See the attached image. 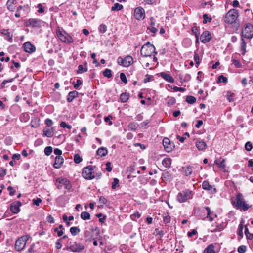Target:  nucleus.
I'll return each mask as SVG.
<instances>
[{
    "instance_id": "f257e3e1",
    "label": "nucleus",
    "mask_w": 253,
    "mask_h": 253,
    "mask_svg": "<svg viewBox=\"0 0 253 253\" xmlns=\"http://www.w3.org/2000/svg\"><path fill=\"white\" fill-rule=\"evenodd\" d=\"M232 204L234 208L244 211H247L252 207L251 205L246 203L242 194L240 193L237 194L235 200H232Z\"/></svg>"
},
{
    "instance_id": "f03ea898",
    "label": "nucleus",
    "mask_w": 253,
    "mask_h": 253,
    "mask_svg": "<svg viewBox=\"0 0 253 253\" xmlns=\"http://www.w3.org/2000/svg\"><path fill=\"white\" fill-rule=\"evenodd\" d=\"M238 17V12L236 9H232L230 10L226 14L224 20L226 23L229 24H234L237 29L239 26V23L236 20Z\"/></svg>"
},
{
    "instance_id": "7ed1b4c3",
    "label": "nucleus",
    "mask_w": 253,
    "mask_h": 253,
    "mask_svg": "<svg viewBox=\"0 0 253 253\" xmlns=\"http://www.w3.org/2000/svg\"><path fill=\"white\" fill-rule=\"evenodd\" d=\"M140 53L143 56L148 57L151 56L153 53L157 54V52L155 51V47L154 45L148 42L142 46Z\"/></svg>"
},
{
    "instance_id": "20e7f679",
    "label": "nucleus",
    "mask_w": 253,
    "mask_h": 253,
    "mask_svg": "<svg viewBox=\"0 0 253 253\" xmlns=\"http://www.w3.org/2000/svg\"><path fill=\"white\" fill-rule=\"evenodd\" d=\"M56 34L58 38H59L62 42L68 44L71 43L73 42V40L72 37L70 36L65 30H63V31H61L59 27L57 28Z\"/></svg>"
},
{
    "instance_id": "39448f33",
    "label": "nucleus",
    "mask_w": 253,
    "mask_h": 253,
    "mask_svg": "<svg viewBox=\"0 0 253 253\" xmlns=\"http://www.w3.org/2000/svg\"><path fill=\"white\" fill-rule=\"evenodd\" d=\"M194 193L189 190L185 189L178 193L177 195V200L180 203H183L188 200L191 199L193 198Z\"/></svg>"
},
{
    "instance_id": "423d86ee",
    "label": "nucleus",
    "mask_w": 253,
    "mask_h": 253,
    "mask_svg": "<svg viewBox=\"0 0 253 253\" xmlns=\"http://www.w3.org/2000/svg\"><path fill=\"white\" fill-rule=\"evenodd\" d=\"M242 38L251 39L253 37V25L247 23L244 25L241 32Z\"/></svg>"
},
{
    "instance_id": "0eeeda50",
    "label": "nucleus",
    "mask_w": 253,
    "mask_h": 253,
    "mask_svg": "<svg viewBox=\"0 0 253 253\" xmlns=\"http://www.w3.org/2000/svg\"><path fill=\"white\" fill-rule=\"evenodd\" d=\"M55 184L58 189H61L63 185L68 191L70 190L72 187L70 181L66 178L59 177L57 178Z\"/></svg>"
},
{
    "instance_id": "6e6552de",
    "label": "nucleus",
    "mask_w": 253,
    "mask_h": 253,
    "mask_svg": "<svg viewBox=\"0 0 253 253\" xmlns=\"http://www.w3.org/2000/svg\"><path fill=\"white\" fill-rule=\"evenodd\" d=\"M29 235L22 236L19 238L15 242V249L18 251H21L25 247L26 242L29 239Z\"/></svg>"
},
{
    "instance_id": "1a4fd4ad",
    "label": "nucleus",
    "mask_w": 253,
    "mask_h": 253,
    "mask_svg": "<svg viewBox=\"0 0 253 253\" xmlns=\"http://www.w3.org/2000/svg\"><path fill=\"white\" fill-rule=\"evenodd\" d=\"M94 167L93 166L89 165L85 168H84L83 169L82 173L83 177L88 180L93 179L95 177L93 171Z\"/></svg>"
},
{
    "instance_id": "9d476101",
    "label": "nucleus",
    "mask_w": 253,
    "mask_h": 253,
    "mask_svg": "<svg viewBox=\"0 0 253 253\" xmlns=\"http://www.w3.org/2000/svg\"><path fill=\"white\" fill-rule=\"evenodd\" d=\"M84 248L85 247L83 244L74 242H70V246L67 249L72 252L79 253L83 251Z\"/></svg>"
},
{
    "instance_id": "9b49d317",
    "label": "nucleus",
    "mask_w": 253,
    "mask_h": 253,
    "mask_svg": "<svg viewBox=\"0 0 253 253\" xmlns=\"http://www.w3.org/2000/svg\"><path fill=\"white\" fill-rule=\"evenodd\" d=\"M43 23V21L42 20L35 18H30L26 21L25 25L27 27L40 28Z\"/></svg>"
},
{
    "instance_id": "f8f14e48",
    "label": "nucleus",
    "mask_w": 253,
    "mask_h": 253,
    "mask_svg": "<svg viewBox=\"0 0 253 253\" xmlns=\"http://www.w3.org/2000/svg\"><path fill=\"white\" fill-rule=\"evenodd\" d=\"M163 145L165 151L167 152H171L174 148V144L171 142L168 138H164L163 140Z\"/></svg>"
},
{
    "instance_id": "ddd939ff",
    "label": "nucleus",
    "mask_w": 253,
    "mask_h": 253,
    "mask_svg": "<svg viewBox=\"0 0 253 253\" xmlns=\"http://www.w3.org/2000/svg\"><path fill=\"white\" fill-rule=\"evenodd\" d=\"M134 16L137 20L145 18V11L143 8L139 7L136 8L134 12Z\"/></svg>"
},
{
    "instance_id": "4468645a",
    "label": "nucleus",
    "mask_w": 253,
    "mask_h": 253,
    "mask_svg": "<svg viewBox=\"0 0 253 253\" xmlns=\"http://www.w3.org/2000/svg\"><path fill=\"white\" fill-rule=\"evenodd\" d=\"M211 39V36L208 31H204L200 37L201 41L203 43L209 42Z\"/></svg>"
},
{
    "instance_id": "2eb2a0df",
    "label": "nucleus",
    "mask_w": 253,
    "mask_h": 253,
    "mask_svg": "<svg viewBox=\"0 0 253 253\" xmlns=\"http://www.w3.org/2000/svg\"><path fill=\"white\" fill-rule=\"evenodd\" d=\"M202 188L205 190L211 191V193H216V189L214 186L210 185L208 181L205 180L202 183Z\"/></svg>"
},
{
    "instance_id": "dca6fc26",
    "label": "nucleus",
    "mask_w": 253,
    "mask_h": 253,
    "mask_svg": "<svg viewBox=\"0 0 253 253\" xmlns=\"http://www.w3.org/2000/svg\"><path fill=\"white\" fill-rule=\"evenodd\" d=\"M21 206L20 201H18L13 202L10 205V210L13 213L16 214L19 212V207Z\"/></svg>"
},
{
    "instance_id": "f3484780",
    "label": "nucleus",
    "mask_w": 253,
    "mask_h": 253,
    "mask_svg": "<svg viewBox=\"0 0 253 253\" xmlns=\"http://www.w3.org/2000/svg\"><path fill=\"white\" fill-rule=\"evenodd\" d=\"M23 47L24 50L28 53H33L36 50L35 46L32 44L30 42H25L23 44Z\"/></svg>"
},
{
    "instance_id": "a211bd4d",
    "label": "nucleus",
    "mask_w": 253,
    "mask_h": 253,
    "mask_svg": "<svg viewBox=\"0 0 253 253\" xmlns=\"http://www.w3.org/2000/svg\"><path fill=\"white\" fill-rule=\"evenodd\" d=\"M64 162V159L61 156H57L55 159V162L53 167L55 169L60 168Z\"/></svg>"
},
{
    "instance_id": "6ab92c4d",
    "label": "nucleus",
    "mask_w": 253,
    "mask_h": 253,
    "mask_svg": "<svg viewBox=\"0 0 253 253\" xmlns=\"http://www.w3.org/2000/svg\"><path fill=\"white\" fill-rule=\"evenodd\" d=\"M196 146L200 151H205L207 147L206 142L201 139L197 140L196 142Z\"/></svg>"
},
{
    "instance_id": "aec40b11",
    "label": "nucleus",
    "mask_w": 253,
    "mask_h": 253,
    "mask_svg": "<svg viewBox=\"0 0 253 253\" xmlns=\"http://www.w3.org/2000/svg\"><path fill=\"white\" fill-rule=\"evenodd\" d=\"M160 76L167 82L171 83H173L174 82V80L173 77L170 75L165 72L160 73Z\"/></svg>"
},
{
    "instance_id": "412c9836",
    "label": "nucleus",
    "mask_w": 253,
    "mask_h": 253,
    "mask_svg": "<svg viewBox=\"0 0 253 253\" xmlns=\"http://www.w3.org/2000/svg\"><path fill=\"white\" fill-rule=\"evenodd\" d=\"M16 4V0H8L6 3L7 8L10 11H13L15 9Z\"/></svg>"
},
{
    "instance_id": "4be33fe9",
    "label": "nucleus",
    "mask_w": 253,
    "mask_h": 253,
    "mask_svg": "<svg viewBox=\"0 0 253 253\" xmlns=\"http://www.w3.org/2000/svg\"><path fill=\"white\" fill-rule=\"evenodd\" d=\"M54 129L51 127L50 129L44 128L43 130V135L47 137H51L54 135Z\"/></svg>"
},
{
    "instance_id": "5701e85b",
    "label": "nucleus",
    "mask_w": 253,
    "mask_h": 253,
    "mask_svg": "<svg viewBox=\"0 0 253 253\" xmlns=\"http://www.w3.org/2000/svg\"><path fill=\"white\" fill-rule=\"evenodd\" d=\"M1 33L3 35L6 36V37H5V39H6L8 41L12 42L13 35L9 31L8 29L2 30L1 31Z\"/></svg>"
},
{
    "instance_id": "b1692460",
    "label": "nucleus",
    "mask_w": 253,
    "mask_h": 253,
    "mask_svg": "<svg viewBox=\"0 0 253 253\" xmlns=\"http://www.w3.org/2000/svg\"><path fill=\"white\" fill-rule=\"evenodd\" d=\"M124 67H128L133 63V58L129 55L126 56L124 58Z\"/></svg>"
},
{
    "instance_id": "393cba45",
    "label": "nucleus",
    "mask_w": 253,
    "mask_h": 253,
    "mask_svg": "<svg viewBox=\"0 0 253 253\" xmlns=\"http://www.w3.org/2000/svg\"><path fill=\"white\" fill-rule=\"evenodd\" d=\"M78 92L77 91H71L68 93L67 96V100L68 102H71L73 100L78 97Z\"/></svg>"
},
{
    "instance_id": "a878e982",
    "label": "nucleus",
    "mask_w": 253,
    "mask_h": 253,
    "mask_svg": "<svg viewBox=\"0 0 253 253\" xmlns=\"http://www.w3.org/2000/svg\"><path fill=\"white\" fill-rule=\"evenodd\" d=\"M215 246L213 244L209 245L204 250L203 253H216Z\"/></svg>"
},
{
    "instance_id": "bb28decb",
    "label": "nucleus",
    "mask_w": 253,
    "mask_h": 253,
    "mask_svg": "<svg viewBox=\"0 0 253 253\" xmlns=\"http://www.w3.org/2000/svg\"><path fill=\"white\" fill-rule=\"evenodd\" d=\"M108 153V150L106 148L100 147L96 151V154L100 157L106 156Z\"/></svg>"
},
{
    "instance_id": "cd10ccee",
    "label": "nucleus",
    "mask_w": 253,
    "mask_h": 253,
    "mask_svg": "<svg viewBox=\"0 0 253 253\" xmlns=\"http://www.w3.org/2000/svg\"><path fill=\"white\" fill-rule=\"evenodd\" d=\"M182 169L183 173L186 176L191 175L193 171V169L190 166L182 167Z\"/></svg>"
},
{
    "instance_id": "c85d7f7f",
    "label": "nucleus",
    "mask_w": 253,
    "mask_h": 253,
    "mask_svg": "<svg viewBox=\"0 0 253 253\" xmlns=\"http://www.w3.org/2000/svg\"><path fill=\"white\" fill-rule=\"evenodd\" d=\"M172 160L170 158H165L162 161L163 165L167 168H169L170 167L171 164Z\"/></svg>"
},
{
    "instance_id": "c756f323",
    "label": "nucleus",
    "mask_w": 253,
    "mask_h": 253,
    "mask_svg": "<svg viewBox=\"0 0 253 253\" xmlns=\"http://www.w3.org/2000/svg\"><path fill=\"white\" fill-rule=\"evenodd\" d=\"M139 126V124L136 122H131L128 124V127L130 130L135 131Z\"/></svg>"
},
{
    "instance_id": "7c9ffc66",
    "label": "nucleus",
    "mask_w": 253,
    "mask_h": 253,
    "mask_svg": "<svg viewBox=\"0 0 253 253\" xmlns=\"http://www.w3.org/2000/svg\"><path fill=\"white\" fill-rule=\"evenodd\" d=\"M84 238L85 239L86 241L91 242L94 238L91 235V233L89 231H86L84 232Z\"/></svg>"
},
{
    "instance_id": "2f4dec72",
    "label": "nucleus",
    "mask_w": 253,
    "mask_h": 253,
    "mask_svg": "<svg viewBox=\"0 0 253 253\" xmlns=\"http://www.w3.org/2000/svg\"><path fill=\"white\" fill-rule=\"evenodd\" d=\"M246 43L243 38H241V51L242 54L244 55L246 52Z\"/></svg>"
},
{
    "instance_id": "473e14b6",
    "label": "nucleus",
    "mask_w": 253,
    "mask_h": 253,
    "mask_svg": "<svg viewBox=\"0 0 253 253\" xmlns=\"http://www.w3.org/2000/svg\"><path fill=\"white\" fill-rule=\"evenodd\" d=\"M70 232L73 236H76L80 233V230L78 227H72L70 229Z\"/></svg>"
},
{
    "instance_id": "72a5a7b5",
    "label": "nucleus",
    "mask_w": 253,
    "mask_h": 253,
    "mask_svg": "<svg viewBox=\"0 0 253 253\" xmlns=\"http://www.w3.org/2000/svg\"><path fill=\"white\" fill-rule=\"evenodd\" d=\"M18 77V75L17 74L16 76L14 78H11L8 80H4L1 84V87L2 88L6 87V84L8 83H11L13 82L15 78H17Z\"/></svg>"
},
{
    "instance_id": "f704fd0d",
    "label": "nucleus",
    "mask_w": 253,
    "mask_h": 253,
    "mask_svg": "<svg viewBox=\"0 0 253 253\" xmlns=\"http://www.w3.org/2000/svg\"><path fill=\"white\" fill-rule=\"evenodd\" d=\"M87 70H88L87 67H84V65H79L78 67V70L77 71V73L78 74H81V73L87 72Z\"/></svg>"
},
{
    "instance_id": "c9c22d12",
    "label": "nucleus",
    "mask_w": 253,
    "mask_h": 253,
    "mask_svg": "<svg viewBox=\"0 0 253 253\" xmlns=\"http://www.w3.org/2000/svg\"><path fill=\"white\" fill-rule=\"evenodd\" d=\"M129 98V94L127 93H123L120 95V100L122 102H126Z\"/></svg>"
},
{
    "instance_id": "e433bc0d",
    "label": "nucleus",
    "mask_w": 253,
    "mask_h": 253,
    "mask_svg": "<svg viewBox=\"0 0 253 253\" xmlns=\"http://www.w3.org/2000/svg\"><path fill=\"white\" fill-rule=\"evenodd\" d=\"M225 161V160L224 159H222L221 161H220L219 159H216L215 161V163L216 165H217L219 166V167L222 169H224L225 168V165L224 164Z\"/></svg>"
},
{
    "instance_id": "4c0bfd02",
    "label": "nucleus",
    "mask_w": 253,
    "mask_h": 253,
    "mask_svg": "<svg viewBox=\"0 0 253 253\" xmlns=\"http://www.w3.org/2000/svg\"><path fill=\"white\" fill-rule=\"evenodd\" d=\"M81 218L84 220H88L90 218V215L88 212L84 211L81 214Z\"/></svg>"
},
{
    "instance_id": "58836bf2",
    "label": "nucleus",
    "mask_w": 253,
    "mask_h": 253,
    "mask_svg": "<svg viewBox=\"0 0 253 253\" xmlns=\"http://www.w3.org/2000/svg\"><path fill=\"white\" fill-rule=\"evenodd\" d=\"M123 8V6L121 4H120L118 3H116L114 4V6H113L111 8L112 11H119L122 10Z\"/></svg>"
},
{
    "instance_id": "ea45409f",
    "label": "nucleus",
    "mask_w": 253,
    "mask_h": 253,
    "mask_svg": "<svg viewBox=\"0 0 253 253\" xmlns=\"http://www.w3.org/2000/svg\"><path fill=\"white\" fill-rule=\"evenodd\" d=\"M186 101L190 104H192L196 102V99L193 96L188 95L186 97Z\"/></svg>"
},
{
    "instance_id": "a19ab883",
    "label": "nucleus",
    "mask_w": 253,
    "mask_h": 253,
    "mask_svg": "<svg viewBox=\"0 0 253 253\" xmlns=\"http://www.w3.org/2000/svg\"><path fill=\"white\" fill-rule=\"evenodd\" d=\"M103 75L104 76L107 77L108 78H110L112 76V71L109 69H106L103 71Z\"/></svg>"
},
{
    "instance_id": "79ce46f5",
    "label": "nucleus",
    "mask_w": 253,
    "mask_h": 253,
    "mask_svg": "<svg viewBox=\"0 0 253 253\" xmlns=\"http://www.w3.org/2000/svg\"><path fill=\"white\" fill-rule=\"evenodd\" d=\"M234 96H235V94L234 93H233L231 91L227 92V94L226 95V97L229 102H232L234 101Z\"/></svg>"
},
{
    "instance_id": "37998d69",
    "label": "nucleus",
    "mask_w": 253,
    "mask_h": 253,
    "mask_svg": "<svg viewBox=\"0 0 253 253\" xmlns=\"http://www.w3.org/2000/svg\"><path fill=\"white\" fill-rule=\"evenodd\" d=\"M141 214L138 212L136 211L134 214H132L130 215L131 219L133 221H136L137 218L140 217Z\"/></svg>"
},
{
    "instance_id": "c03bdc74",
    "label": "nucleus",
    "mask_w": 253,
    "mask_h": 253,
    "mask_svg": "<svg viewBox=\"0 0 253 253\" xmlns=\"http://www.w3.org/2000/svg\"><path fill=\"white\" fill-rule=\"evenodd\" d=\"M179 78L181 80H183L184 82H188L190 80L191 77L190 74H186L184 77H183V75L180 74L179 75Z\"/></svg>"
},
{
    "instance_id": "a18cd8bd",
    "label": "nucleus",
    "mask_w": 253,
    "mask_h": 253,
    "mask_svg": "<svg viewBox=\"0 0 253 253\" xmlns=\"http://www.w3.org/2000/svg\"><path fill=\"white\" fill-rule=\"evenodd\" d=\"M245 234L248 239L251 240L253 238V234H251L249 232L247 226L245 227Z\"/></svg>"
},
{
    "instance_id": "49530a36",
    "label": "nucleus",
    "mask_w": 253,
    "mask_h": 253,
    "mask_svg": "<svg viewBox=\"0 0 253 253\" xmlns=\"http://www.w3.org/2000/svg\"><path fill=\"white\" fill-rule=\"evenodd\" d=\"M83 159L80 157L79 154H76L74 156V161L75 163L79 164L81 162Z\"/></svg>"
},
{
    "instance_id": "de8ad7c7",
    "label": "nucleus",
    "mask_w": 253,
    "mask_h": 253,
    "mask_svg": "<svg viewBox=\"0 0 253 253\" xmlns=\"http://www.w3.org/2000/svg\"><path fill=\"white\" fill-rule=\"evenodd\" d=\"M176 102V100L174 97H168L167 104L169 106L174 105Z\"/></svg>"
},
{
    "instance_id": "09e8293b",
    "label": "nucleus",
    "mask_w": 253,
    "mask_h": 253,
    "mask_svg": "<svg viewBox=\"0 0 253 253\" xmlns=\"http://www.w3.org/2000/svg\"><path fill=\"white\" fill-rule=\"evenodd\" d=\"M227 82V78L223 75H220L218 78L217 83H223L226 84Z\"/></svg>"
},
{
    "instance_id": "8fccbe9b",
    "label": "nucleus",
    "mask_w": 253,
    "mask_h": 253,
    "mask_svg": "<svg viewBox=\"0 0 253 253\" xmlns=\"http://www.w3.org/2000/svg\"><path fill=\"white\" fill-rule=\"evenodd\" d=\"M243 221L242 220L241 221V223H240V225L239 226L238 229V234L241 237H242L243 236Z\"/></svg>"
},
{
    "instance_id": "3c124183",
    "label": "nucleus",
    "mask_w": 253,
    "mask_h": 253,
    "mask_svg": "<svg viewBox=\"0 0 253 253\" xmlns=\"http://www.w3.org/2000/svg\"><path fill=\"white\" fill-rule=\"evenodd\" d=\"M192 33L194 34L195 36H199L200 35V32L199 28L197 26H193L191 29Z\"/></svg>"
},
{
    "instance_id": "603ef678",
    "label": "nucleus",
    "mask_w": 253,
    "mask_h": 253,
    "mask_svg": "<svg viewBox=\"0 0 253 253\" xmlns=\"http://www.w3.org/2000/svg\"><path fill=\"white\" fill-rule=\"evenodd\" d=\"M119 180L118 178H114L113 182L112 184V188L113 189H115L117 187L119 186Z\"/></svg>"
},
{
    "instance_id": "864d4df0",
    "label": "nucleus",
    "mask_w": 253,
    "mask_h": 253,
    "mask_svg": "<svg viewBox=\"0 0 253 253\" xmlns=\"http://www.w3.org/2000/svg\"><path fill=\"white\" fill-rule=\"evenodd\" d=\"M99 202L103 204H105V205H109L110 204V202L109 201V200L106 199V198H105L104 197H103V196H101L99 198Z\"/></svg>"
},
{
    "instance_id": "5fc2aeb1",
    "label": "nucleus",
    "mask_w": 253,
    "mask_h": 253,
    "mask_svg": "<svg viewBox=\"0 0 253 253\" xmlns=\"http://www.w3.org/2000/svg\"><path fill=\"white\" fill-rule=\"evenodd\" d=\"M52 152V148L51 146L46 147L44 149V153L47 156H49Z\"/></svg>"
},
{
    "instance_id": "6e6d98bb",
    "label": "nucleus",
    "mask_w": 253,
    "mask_h": 253,
    "mask_svg": "<svg viewBox=\"0 0 253 253\" xmlns=\"http://www.w3.org/2000/svg\"><path fill=\"white\" fill-rule=\"evenodd\" d=\"M99 32L101 33H105L107 30V26L104 24H102L99 26Z\"/></svg>"
},
{
    "instance_id": "4d7b16f0",
    "label": "nucleus",
    "mask_w": 253,
    "mask_h": 253,
    "mask_svg": "<svg viewBox=\"0 0 253 253\" xmlns=\"http://www.w3.org/2000/svg\"><path fill=\"white\" fill-rule=\"evenodd\" d=\"M153 78L154 77L153 76L147 74L145 76V78L144 79L143 82L144 83H146L147 82H150L153 79Z\"/></svg>"
},
{
    "instance_id": "13d9d810",
    "label": "nucleus",
    "mask_w": 253,
    "mask_h": 253,
    "mask_svg": "<svg viewBox=\"0 0 253 253\" xmlns=\"http://www.w3.org/2000/svg\"><path fill=\"white\" fill-rule=\"evenodd\" d=\"M246 250H247V247L245 245L240 246L238 248V252L239 253H244L246 251Z\"/></svg>"
},
{
    "instance_id": "bf43d9fd",
    "label": "nucleus",
    "mask_w": 253,
    "mask_h": 253,
    "mask_svg": "<svg viewBox=\"0 0 253 253\" xmlns=\"http://www.w3.org/2000/svg\"><path fill=\"white\" fill-rule=\"evenodd\" d=\"M245 148L247 151H251L253 148V145L252 143L249 141L247 142L245 145Z\"/></svg>"
},
{
    "instance_id": "052dcab7",
    "label": "nucleus",
    "mask_w": 253,
    "mask_h": 253,
    "mask_svg": "<svg viewBox=\"0 0 253 253\" xmlns=\"http://www.w3.org/2000/svg\"><path fill=\"white\" fill-rule=\"evenodd\" d=\"M203 19H204L203 22L204 24L207 23V22H211V18L208 17L207 14H204L203 15Z\"/></svg>"
},
{
    "instance_id": "680f3d73",
    "label": "nucleus",
    "mask_w": 253,
    "mask_h": 253,
    "mask_svg": "<svg viewBox=\"0 0 253 253\" xmlns=\"http://www.w3.org/2000/svg\"><path fill=\"white\" fill-rule=\"evenodd\" d=\"M38 8V12L40 13H42L44 12V7L41 3H39L37 5Z\"/></svg>"
},
{
    "instance_id": "e2e57ef3",
    "label": "nucleus",
    "mask_w": 253,
    "mask_h": 253,
    "mask_svg": "<svg viewBox=\"0 0 253 253\" xmlns=\"http://www.w3.org/2000/svg\"><path fill=\"white\" fill-rule=\"evenodd\" d=\"M120 79L124 83L126 84L127 83V80L125 74L124 73H121L120 74Z\"/></svg>"
},
{
    "instance_id": "0e129e2a",
    "label": "nucleus",
    "mask_w": 253,
    "mask_h": 253,
    "mask_svg": "<svg viewBox=\"0 0 253 253\" xmlns=\"http://www.w3.org/2000/svg\"><path fill=\"white\" fill-rule=\"evenodd\" d=\"M32 201L33 204L36 206H39L40 204L42 202V200L39 198H37L36 199H34Z\"/></svg>"
},
{
    "instance_id": "69168bd1",
    "label": "nucleus",
    "mask_w": 253,
    "mask_h": 253,
    "mask_svg": "<svg viewBox=\"0 0 253 253\" xmlns=\"http://www.w3.org/2000/svg\"><path fill=\"white\" fill-rule=\"evenodd\" d=\"M194 59L196 63L198 65L200 63V57L198 53L195 52Z\"/></svg>"
},
{
    "instance_id": "338daca9",
    "label": "nucleus",
    "mask_w": 253,
    "mask_h": 253,
    "mask_svg": "<svg viewBox=\"0 0 253 253\" xmlns=\"http://www.w3.org/2000/svg\"><path fill=\"white\" fill-rule=\"evenodd\" d=\"M45 124L48 127H49L53 124V121L52 120L48 118L45 120Z\"/></svg>"
},
{
    "instance_id": "774afa93",
    "label": "nucleus",
    "mask_w": 253,
    "mask_h": 253,
    "mask_svg": "<svg viewBox=\"0 0 253 253\" xmlns=\"http://www.w3.org/2000/svg\"><path fill=\"white\" fill-rule=\"evenodd\" d=\"M232 63L236 67L239 68L241 66L240 62L237 60L233 59Z\"/></svg>"
}]
</instances>
